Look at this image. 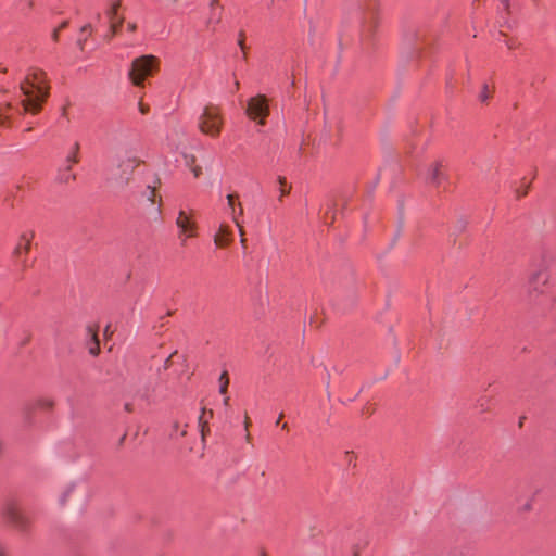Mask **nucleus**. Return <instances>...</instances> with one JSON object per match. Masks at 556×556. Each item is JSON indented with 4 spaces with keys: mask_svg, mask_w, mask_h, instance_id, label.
I'll return each instance as SVG.
<instances>
[{
    "mask_svg": "<svg viewBox=\"0 0 556 556\" xmlns=\"http://www.w3.org/2000/svg\"><path fill=\"white\" fill-rule=\"evenodd\" d=\"M20 89L24 96L21 102L23 113H39L42 103L49 96L46 73L38 68L31 70L24 80L21 81Z\"/></svg>",
    "mask_w": 556,
    "mask_h": 556,
    "instance_id": "nucleus-1",
    "label": "nucleus"
},
{
    "mask_svg": "<svg viewBox=\"0 0 556 556\" xmlns=\"http://www.w3.org/2000/svg\"><path fill=\"white\" fill-rule=\"evenodd\" d=\"M160 60L152 55L146 54L132 60L128 71V78L137 87H143L146 78L152 76L159 71Z\"/></svg>",
    "mask_w": 556,
    "mask_h": 556,
    "instance_id": "nucleus-2",
    "label": "nucleus"
},
{
    "mask_svg": "<svg viewBox=\"0 0 556 556\" xmlns=\"http://www.w3.org/2000/svg\"><path fill=\"white\" fill-rule=\"evenodd\" d=\"M224 126V116L219 106L207 104L198 117V128L211 138H217Z\"/></svg>",
    "mask_w": 556,
    "mask_h": 556,
    "instance_id": "nucleus-3",
    "label": "nucleus"
},
{
    "mask_svg": "<svg viewBox=\"0 0 556 556\" xmlns=\"http://www.w3.org/2000/svg\"><path fill=\"white\" fill-rule=\"evenodd\" d=\"M3 518L17 531L26 532L30 527V519L21 508L15 498H8L1 508Z\"/></svg>",
    "mask_w": 556,
    "mask_h": 556,
    "instance_id": "nucleus-4",
    "label": "nucleus"
},
{
    "mask_svg": "<svg viewBox=\"0 0 556 556\" xmlns=\"http://www.w3.org/2000/svg\"><path fill=\"white\" fill-rule=\"evenodd\" d=\"M141 164V160L135 154H126L117 162L116 168L113 173L115 181L119 186H126L132 178L137 167Z\"/></svg>",
    "mask_w": 556,
    "mask_h": 556,
    "instance_id": "nucleus-5",
    "label": "nucleus"
},
{
    "mask_svg": "<svg viewBox=\"0 0 556 556\" xmlns=\"http://www.w3.org/2000/svg\"><path fill=\"white\" fill-rule=\"evenodd\" d=\"M548 267L549 263L547 260H541L533 266L528 277V288L530 292H542L543 287L546 286L549 280Z\"/></svg>",
    "mask_w": 556,
    "mask_h": 556,
    "instance_id": "nucleus-6",
    "label": "nucleus"
},
{
    "mask_svg": "<svg viewBox=\"0 0 556 556\" xmlns=\"http://www.w3.org/2000/svg\"><path fill=\"white\" fill-rule=\"evenodd\" d=\"M245 112L251 119L257 122L258 125L264 126L266 123V117L269 115L267 98L263 94L252 97L248 101Z\"/></svg>",
    "mask_w": 556,
    "mask_h": 556,
    "instance_id": "nucleus-7",
    "label": "nucleus"
},
{
    "mask_svg": "<svg viewBox=\"0 0 556 556\" xmlns=\"http://www.w3.org/2000/svg\"><path fill=\"white\" fill-rule=\"evenodd\" d=\"M34 237L35 233L31 230H27L21 233L13 250V257L16 260V262L25 263Z\"/></svg>",
    "mask_w": 556,
    "mask_h": 556,
    "instance_id": "nucleus-8",
    "label": "nucleus"
},
{
    "mask_svg": "<svg viewBox=\"0 0 556 556\" xmlns=\"http://www.w3.org/2000/svg\"><path fill=\"white\" fill-rule=\"evenodd\" d=\"M176 225L179 228V238L182 241L195 236L197 224L187 215L185 211H179L176 218Z\"/></svg>",
    "mask_w": 556,
    "mask_h": 556,
    "instance_id": "nucleus-9",
    "label": "nucleus"
},
{
    "mask_svg": "<svg viewBox=\"0 0 556 556\" xmlns=\"http://www.w3.org/2000/svg\"><path fill=\"white\" fill-rule=\"evenodd\" d=\"M147 200L154 206L151 215L153 220L159 223L162 220V200L161 197L156 194V190L153 187H148L147 192L144 194Z\"/></svg>",
    "mask_w": 556,
    "mask_h": 556,
    "instance_id": "nucleus-10",
    "label": "nucleus"
},
{
    "mask_svg": "<svg viewBox=\"0 0 556 556\" xmlns=\"http://www.w3.org/2000/svg\"><path fill=\"white\" fill-rule=\"evenodd\" d=\"M232 230L226 224H222L214 236V243L219 248L228 247L232 242Z\"/></svg>",
    "mask_w": 556,
    "mask_h": 556,
    "instance_id": "nucleus-11",
    "label": "nucleus"
},
{
    "mask_svg": "<svg viewBox=\"0 0 556 556\" xmlns=\"http://www.w3.org/2000/svg\"><path fill=\"white\" fill-rule=\"evenodd\" d=\"M86 332L89 338L87 341L88 351L92 356H97L100 353V342H99V338H98V329L93 326H88L86 328Z\"/></svg>",
    "mask_w": 556,
    "mask_h": 556,
    "instance_id": "nucleus-12",
    "label": "nucleus"
},
{
    "mask_svg": "<svg viewBox=\"0 0 556 556\" xmlns=\"http://www.w3.org/2000/svg\"><path fill=\"white\" fill-rule=\"evenodd\" d=\"M223 8L219 4V0H211L210 1V16L207 20V25H216L222 21Z\"/></svg>",
    "mask_w": 556,
    "mask_h": 556,
    "instance_id": "nucleus-13",
    "label": "nucleus"
},
{
    "mask_svg": "<svg viewBox=\"0 0 556 556\" xmlns=\"http://www.w3.org/2000/svg\"><path fill=\"white\" fill-rule=\"evenodd\" d=\"M443 174L441 173V164L433 163L428 170V179L431 184L439 186L441 184Z\"/></svg>",
    "mask_w": 556,
    "mask_h": 556,
    "instance_id": "nucleus-14",
    "label": "nucleus"
},
{
    "mask_svg": "<svg viewBox=\"0 0 556 556\" xmlns=\"http://www.w3.org/2000/svg\"><path fill=\"white\" fill-rule=\"evenodd\" d=\"M12 109L11 103H5L0 106V126L8 127L11 125V115L10 111Z\"/></svg>",
    "mask_w": 556,
    "mask_h": 556,
    "instance_id": "nucleus-15",
    "label": "nucleus"
},
{
    "mask_svg": "<svg viewBox=\"0 0 556 556\" xmlns=\"http://www.w3.org/2000/svg\"><path fill=\"white\" fill-rule=\"evenodd\" d=\"M72 166L66 164V166L60 170L59 173V181L62 184H70L75 181L76 175L72 172Z\"/></svg>",
    "mask_w": 556,
    "mask_h": 556,
    "instance_id": "nucleus-16",
    "label": "nucleus"
},
{
    "mask_svg": "<svg viewBox=\"0 0 556 556\" xmlns=\"http://www.w3.org/2000/svg\"><path fill=\"white\" fill-rule=\"evenodd\" d=\"M121 3H122V0H110L109 1V8L105 13L110 21H117L116 15H117V11L121 7Z\"/></svg>",
    "mask_w": 556,
    "mask_h": 556,
    "instance_id": "nucleus-17",
    "label": "nucleus"
},
{
    "mask_svg": "<svg viewBox=\"0 0 556 556\" xmlns=\"http://www.w3.org/2000/svg\"><path fill=\"white\" fill-rule=\"evenodd\" d=\"M237 195L236 194H228L227 195V202H228V206L229 208L231 210V216H236V217H239L243 214V208H242V205L241 203L238 204L239 206V211L238 213L236 212V204H235V200H236Z\"/></svg>",
    "mask_w": 556,
    "mask_h": 556,
    "instance_id": "nucleus-18",
    "label": "nucleus"
},
{
    "mask_svg": "<svg viewBox=\"0 0 556 556\" xmlns=\"http://www.w3.org/2000/svg\"><path fill=\"white\" fill-rule=\"evenodd\" d=\"M78 152H79V143L75 142L72 152L66 157V164L74 165V164L78 163V161H79Z\"/></svg>",
    "mask_w": 556,
    "mask_h": 556,
    "instance_id": "nucleus-19",
    "label": "nucleus"
},
{
    "mask_svg": "<svg viewBox=\"0 0 556 556\" xmlns=\"http://www.w3.org/2000/svg\"><path fill=\"white\" fill-rule=\"evenodd\" d=\"M278 182L280 185L279 188V201H282V198L289 194L291 186H288L287 179L285 177H278Z\"/></svg>",
    "mask_w": 556,
    "mask_h": 556,
    "instance_id": "nucleus-20",
    "label": "nucleus"
},
{
    "mask_svg": "<svg viewBox=\"0 0 556 556\" xmlns=\"http://www.w3.org/2000/svg\"><path fill=\"white\" fill-rule=\"evenodd\" d=\"M53 406H54L53 400L48 399V397L39 399L36 402V407H38L42 410H51L53 408Z\"/></svg>",
    "mask_w": 556,
    "mask_h": 556,
    "instance_id": "nucleus-21",
    "label": "nucleus"
},
{
    "mask_svg": "<svg viewBox=\"0 0 556 556\" xmlns=\"http://www.w3.org/2000/svg\"><path fill=\"white\" fill-rule=\"evenodd\" d=\"M229 386V378L227 371H224L219 377V393L225 395Z\"/></svg>",
    "mask_w": 556,
    "mask_h": 556,
    "instance_id": "nucleus-22",
    "label": "nucleus"
},
{
    "mask_svg": "<svg viewBox=\"0 0 556 556\" xmlns=\"http://www.w3.org/2000/svg\"><path fill=\"white\" fill-rule=\"evenodd\" d=\"M233 223L236 224V226L238 227V230H239L240 243L243 249H247V239L244 237V229H243L241 223L239 222V218L233 216Z\"/></svg>",
    "mask_w": 556,
    "mask_h": 556,
    "instance_id": "nucleus-23",
    "label": "nucleus"
},
{
    "mask_svg": "<svg viewBox=\"0 0 556 556\" xmlns=\"http://www.w3.org/2000/svg\"><path fill=\"white\" fill-rule=\"evenodd\" d=\"M123 18L110 21V37L116 36L119 31Z\"/></svg>",
    "mask_w": 556,
    "mask_h": 556,
    "instance_id": "nucleus-24",
    "label": "nucleus"
},
{
    "mask_svg": "<svg viewBox=\"0 0 556 556\" xmlns=\"http://www.w3.org/2000/svg\"><path fill=\"white\" fill-rule=\"evenodd\" d=\"M491 94H492V90L489 88L488 85H484L479 94V99L481 102H486L491 98Z\"/></svg>",
    "mask_w": 556,
    "mask_h": 556,
    "instance_id": "nucleus-25",
    "label": "nucleus"
},
{
    "mask_svg": "<svg viewBox=\"0 0 556 556\" xmlns=\"http://www.w3.org/2000/svg\"><path fill=\"white\" fill-rule=\"evenodd\" d=\"M185 165L189 168L195 165V156L192 154H185Z\"/></svg>",
    "mask_w": 556,
    "mask_h": 556,
    "instance_id": "nucleus-26",
    "label": "nucleus"
},
{
    "mask_svg": "<svg viewBox=\"0 0 556 556\" xmlns=\"http://www.w3.org/2000/svg\"><path fill=\"white\" fill-rule=\"evenodd\" d=\"M137 395L142 399V400H146V401H149L150 400V387H146L144 390H139Z\"/></svg>",
    "mask_w": 556,
    "mask_h": 556,
    "instance_id": "nucleus-27",
    "label": "nucleus"
},
{
    "mask_svg": "<svg viewBox=\"0 0 556 556\" xmlns=\"http://www.w3.org/2000/svg\"><path fill=\"white\" fill-rule=\"evenodd\" d=\"M138 109L141 114L146 115L149 113L150 108L148 104L143 103L141 100L138 102Z\"/></svg>",
    "mask_w": 556,
    "mask_h": 556,
    "instance_id": "nucleus-28",
    "label": "nucleus"
},
{
    "mask_svg": "<svg viewBox=\"0 0 556 556\" xmlns=\"http://www.w3.org/2000/svg\"><path fill=\"white\" fill-rule=\"evenodd\" d=\"M355 459H356V457L353 452L345 453V460L349 465H352V464L355 465Z\"/></svg>",
    "mask_w": 556,
    "mask_h": 556,
    "instance_id": "nucleus-29",
    "label": "nucleus"
},
{
    "mask_svg": "<svg viewBox=\"0 0 556 556\" xmlns=\"http://www.w3.org/2000/svg\"><path fill=\"white\" fill-rule=\"evenodd\" d=\"M190 170L192 172V174L195 178H199L202 174V168L200 166H198L197 164L194 166H192L190 168Z\"/></svg>",
    "mask_w": 556,
    "mask_h": 556,
    "instance_id": "nucleus-30",
    "label": "nucleus"
},
{
    "mask_svg": "<svg viewBox=\"0 0 556 556\" xmlns=\"http://www.w3.org/2000/svg\"><path fill=\"white\" fill-rule=\"evenodd\" d=\"M200 424H201V427H202V429H201V432H202V439L204 440V438H205V426H206V421H205V422H203V421H202V416L200 417Z\"/></svg>",
    "mask_w": 556,
    "mask_h": 556,
    "instance_id": "nucleus-31",
    "label": "nucleus"
},
{
    "mask_svg": "<svg viewBox=\"0 0 556 556\" xmlns=\"http://www.w3.org/2000/svg\"><path fill=\"white\" fill-rule=\"evenodd\" d=\"M250 424H251L250 418H249V416L245 414V416H244V422H243L245 431H248V430H249V426H250Z\"/></svg>",
    "mask_w": 556,
    "mask_h": 556,
    "instance_id": "nucleus-32",
    "label": "nucleus"
},
{
    "mask_svg": "<svg viewBox=\"0 0 556 556\" xmlns=\"http://www.w3.org/2000/svg\"><path fill=\"white\" fill-rule=\"evenodd\" d=\"M0 556H9V552L5 546L0 544Z\"/></svg>",
    "mask_w": 556,
    "mask_h": 556,
    "instance_id": "nucleus-33",
    "label": "nucleus"
},
{
    "mask_svg": "<svg viewBox=\"0 0 556 556\" xmlns=\"http://www.w3.org/2000/svg\"><path fill=\"white\" fill-rule=\"evenodd\" d=\"M127 29H128L130 33H134V31H136L137 26H136V24H135V23H128V24H127Z\"/></svg>",
    "mask_w": 556,
    "mask_h": 556,
    "instance_id": "nucleus-34",
    "label": "nucleus"
},
{
    "mask_svg": "<svg viewBox=\"0 0 556 556\" xmlns=\"http://www.w3.org/2000/svg\"><path fill=\"white\" fill-rule=\"evenodd\" d=\"M505 43L508 47V49H515L516 48V42L514 40H507V41H505Z\"/></svg>",
    "mask_w": 556,
    "mask_h": 556,
    "instance_id": "nucleus-35",
    "label": "nucleus"
},
{
    "mask_svg": "<svg viewBox=\"0 0 556 556\" xmlns=\"http://www.w3.org/2000/svg\"><path fill=\"white\" fill-rule=\"evenodd\" d=\"M521 509H522L523 511H529V510H531V509H532V505H531V503H530V502H527V503L522 506V508H521Z\"/></svg>",
    "mask_w": 556,
    "mask_h": 556,
    "instance_id": "nucleus-36",
    "label": "nucleus"
},
{
    "mask_svg": "<svg viewBox=\"0 0 556 556\" xmlns=\"http://www.w3.org/2000/svg\"><path fill=\"white\" fill-rule=\"evenodd\" d=\"M59 29H54V31L52 33V39L54 41H58L59 40Z\"/></svg>",
    "mask_w": 556,
    "mask_h": 556,
    "instance_id": "nucleus-37",
    "label": "nucleus"
},
{
    "mask_svg": "<svg viewBox=\"0 0 556 556\" xmlns=\"http://www.w3.org/2000/svg\"><path fill=\"white\" fill-rule=\"evenodd\" d=\"M528 187L529 186H526V189H521V193H518L517 197L518 198L525 197L527 194Z\"/></svg>",
    "mask_w": 556,
    "mask_h": 556,
    "instance_id": "nucleus-38",
    "label": "nucleus"
},
{
    "mask_svg": "<svg viewBox=\"0 0 556 556\" xmlns=\"http://www.w3.org/2000/svg\"><path fill=\"white\" fill-rule=\"evenodd\" d=\"M528 187L529 186H526V189H521V193H518L517 197L518 198L525 197L527 194Z\"/></svg>",
    "mask_w": 556,
    "mask_h": 556,
    "instance_id": "nucleus-39",
    "label": "nucleus"
},
{
    "mask_svg": "<svg viewBox=\"0 0 556 556\" xmlns=\"http://www.w3.org/2000/svg\"><path fill=\"white\" fill-rule=\"evenodd\" d=\"M177 352H174L173 354L169 355V357L166 359L165 362V365L168 366L170 364V361H172V357L176 354Z\"/></svg>",
    "mask_w": 556,
    "mask_h": 556,
    "instance_id": "nucleus-40",
    "label": "nucleus"
},
{
    "mask_svg": "<svg viewBox=\"0 0 556 556\" xmlns=\"http://www.w3.org/2000/svg\"><path fill=\"white\" fill-rule=\"evenodd\" d=\"M90 27H91V26H90L89 24H88V25L83 26V28H81V33H87V31L90 29Z\"/></svg>",
    "mask_w": 556,
    "mask_h": 556,
    "instance_id": "nucleus-41",
    "label": "nucleus"
},
{
    "mask_svg": "<svg viewBox=\"0 0 556 556\" xmlns=\"http://www.w3.org/2000/svg\"><path fill=\"white\" fill-rule=\"evenodd\" d=\"M223 403H224V406H225V407H228V406H229V396H225V399H224V402H223Z\"/></svg>",
    "mask_w": 556,
    "mask_h": 556,
    "instance_id": "nucleus-42",
    "label": "nucleus"
},
{
    "mask_svg": "<svg viewBox=\"0 0 556 556\" xmlns=\"http://www.w3.org/2000/svg\"><path fill=\"white\" fill-rule=\"evenodd\" d=\"M245 432H247V433H245V441H247L248 443H250V442H251V435H250V433H249V430H248V431H245Z\"/></svg>",
    "mask_w": 556,
    "mask_h": 556,
    "instance_id": "nucleus-43",
    "label": "nucleus"
},
{
    "mask_svg": "<svg viewBox=\"0 0 556 556\" xmlns=\"http://www.w3.org/2000/svg\"><path fill=\"white\" fill-rule=\"evenodd\" d=\"M67 26V22H63L60 26H59V30L65 28Z\"/></svg>",
    "mask_w": 556,
    "mask_h": 556,
    "instance_id": "nucleus-44",
    "label": "nucleus"
},
{
    "mask_svg": "<svg viewBox=\"0 0 556 556\" xmlns=\"http://www.w3.org/2000/svg\"><path fill=\"white\" fill-rule=\"evenodd\" d=\"M239 46L241 47V49H244V42H243V39H240V40H239Z\"/></svg>",
    "mask_w": 556,
    "mask_h": 556,
    "instance_id": "nucleus-45",
    "label": "nucleus"
},
{
    "mask_svg": "<svg viewBox=\"0 0 556 556\" xmlns=\"http://www.w3.org/2000/svg\"><path fill=\"white\" fill-rule=\"evenodd\" d=\"M282 417H283V414H280L279 417L277 418V421H276L277 425L280 424V420H281Z\"/></svg>",
    "mask_w": 556,
    "mask_h": 556,
    "instance_id": "nucleus-46",
    "label": "nucleus"
},
{
    "mask_svg": "<svg viewBox=\"0 0 556 556\" xmlns=\"http://www.w3.org/2000/svg\"><path fill=\"white\" fill-rule=\"evenodd\" d=\"M503 4L505 5V8L507 9L508 8V3H507V0H502Z\"/></svg>",
    "mask_w": 556,
    "mask_h": 556,
    "instance_id": "nucleus-47",
    "label": "nucleus"
},
{
    "mask_svg": "<svg viewBox=\"0 0 556 556\" xmlns=\"http://www.w3.org/2000/svg\"><path fill=\"white\" fill-rule=\"evenodd\" d=\"M354 555H355V556H358V552H357V551H355Z\"/></svg>",
    "mask_w": 556,
    "mask_h": 556,
    "instance_id": "nucleus-48",
    "label": "nucleus"
},
{
    "mask_svg": "<svg viewBox=\"0 0 556 556\" xmlns=\"http://www.w3.org/2000/svg\"><path fill=\"white\" fill-rule=\"evenodd\" d=\"M174 3H176L178 0H172Z\"/></svg>",
    "mask_w": 556,
    "mask_h": 556,
    "instance_id": "nucleus-49",
    "label": "nucleus"
},
{
    "mask_svg": "<svg viewBox=\"0 0 556 556\" xmlns=\"http://www.w3.org/2000/svg\"><path fill=\"white\" fill-rule=\"evenodd\" d=\"M263 556H267L266 554H263Z\"/></svg>",
    "mask_w": 556,
    "mask_h": 556,
    "instance_id": "nucleus-50",
    "label": "nucleus"
}]
</instances>
